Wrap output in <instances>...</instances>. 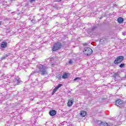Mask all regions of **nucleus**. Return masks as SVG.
<instances>
[{
    "instance_id": "nucleus-1",
    "label": "nucleus",
    "mask_w": 126,
    "mask_h": 126,
    "mask_svg": "<svg viewBox=\"0 0 126 126\" xmlns=\"http://www.w3.org/2000/svg\"><path fill=\"white\" fill-rule=\"evenodd\" d=\"M39 72L41 75H47L48 71H47V67L45 65L39 64L38 65Z\"/></svg>"
},
{
    "instance_id": "nucleus-2",
    "label": "nucleus",
    "mask_w": 126,
    "mask_h": 126,
    "mask_svg": "<svg viewBox=\"0 0 126 126\" xmlns=\"http://www.w3.org/2000/svg\"><path fill=\"white\" fill-rule=\"evenodd\" d=\"M83 53L84 55L89 56L90 55H91L92 53H93V50H92V49L89 47H86L83 50Z\"/></svg>"
},
{
    "instance_id": "nucleus-3",
    "label": "nucleus",
    "mask_w": 126,
    "mask_h": 126,
    "mask_svg": "<svg viewBox=\"0 0 126 126\" xmlns=\"http://www.w3.org/2000/svg\"><path fill=\"white\" fill-rule=\"evenodd\" d=\"M61 48H62V43L57 42L54 44L52 50L55 52L58 51V50H60Z\"/></svg>"
},
{
    "instance_id": "nucleus-4",
    "label": "nucleus",
    "mask_w": 126,
    "mask_h": 126,
    "mask_svg": "<svg viewBox=\"0 0 126 126\" xmlns=\"http://www.w3.org/2000/svg\"><path fill=\"white\" fill-rule=\"evenodd\" d=\"M125 57L124 56H119L117 59L114 61V63L115 64H119L121 63L124 60Z\"/></svg>"
},
{
    "instance_id": "nucleus-5",
    "label": "nucleus",
    "mask_w": 126,
    "mask_h": 126,
    "mask_svg": "<svg viewBox=\"0 0 126 126\" xmlns=\"http://www.w3.org/2000/svg\"><path fill=\"white\" fill-rule=\"evenodd\" d=\"M115 104L117 107H119V108H123L124 106V101L122 100L121 99H119L118 100L115 101Z\"/></svg>"
},
{
    "instance_id": "nucleus-6",
    "label": "nucleus",
    "mask_w": 126,
    "mask_h": 126,
    "mask_svg": "<svg viewBox=\"0 0 126 126\" xmlns=\"http://www.w3.org/2000/svg\"><path fill=\"white\" fill-rule=\"evenodd\" d=\"M49 115L51 116V117H54V116L57 115V111L55 110H50L49 111Z\"/></svg>"
},
{
    "instance_id": "nucleus-7",
    "label": "nucleus",
    "mask_w": 126,
    "mask_h": 126,
    "mask_svg": "<svg viewBox=\"0 0 126 126\" xmlns=\"http://www.w3.org/2000/svg\"><path fill=\"white\" fill-rule=\"evenodd\" d=\"M70 75V74L69 73H64L62 76V78L63 79H66Z\"/></svg>"
},
{
    "instance_id": "nucleus-8",
    "label": "nucleus",
    "mask_w": 126,
    "mask_h": 126,
    "mask_svg": "<svg viewBox=\"0 0 126 126\" xmlns=\"http://www.w3.org/2000/svg\"><path fill=\"white\" fill-rule=\"evenodd\" d=\"M6 47H7V42H6V41L2 42L1 44V47L4 49L5 48H6Z\"/></svg>"
},
{
    "instance_id": "nucleus-9",
    "label": "nucleus",
    "mask_w": 126,
    "mask_h": 126,
    "mask_svg": "<svg viewBox=\"0 0 126 126\" xmlns=\"http://www.w3.org/2000/svg\"><path fill=\"white\" fill-rule=\"evenodd\" d=\"M15 80L16 82L17 83V85H19L20 84L21 82H22L21 80H20V78L18 77H16L15 78Z\"/></svg>"
},
{
    "instance_id": "nucleus-10",
    "label": "nucleus",
    "mask_w": 126,
    "mask_h": 126,
    "mask_svg": "<svg viewBox=\"0 0 126 126\" xmlns=\"http://www.w3.org/2000/svg\"><path fill=\"white\" fill-rule=\"evenodd\" d=\"M114 80H115V81H117L118 79H119V74L115 73L113 76Z\"/></svg>"
},
{
    "instance_id": "nucleus-11",
    "label": "nucleus",
    "mask_w": 126,
    "mask_h": 126,
    "mask_svg": "<svg viewBox=\"0 0 126 126\" xmlns=\"http://www.w3.org/2000/svg\"><path fill=\"white\" fill-rule=\"evenodd\" d=\"M73 104V100L69 99L67 103L68 107H71Z\"/></svg>"
},
{
    "instance_id": "nucleus-12",
    "label": "nucleus",
    "mask_w": 126,
    "mask_h": 126,
    "mask_svg": "<svg viewBox=\"0 0 126 126\" xmlns=\"http://www.w3.org/2000/svg\"><path fill=\"white\" fill-rule=\"evenodd\" d=\"M117 21L118 23H123L124 22V18L119 17L117 19Z\"/></svg>"
},
{
    "instance_id": "nucleus-13",
    "label": "nucleus",
    "mask_w": 126,
    "mask_h": 126,
    "mask_svg": "<svg viewBox=\"0 0 126 126\" xmlns=\"http://www.w3.org/2000/svg\"><path fill=\"white\" fill-rule=\"evenodd\" d=\"M99 123H100V126H111L107 123H102V121H99Z\"/></svg>"
},
{
    "instance_id": "nucleus-14",
    "label": "nucleus",
    "mask_w": 126,
    "mask_h": 126,
    "mask_svg": "<svg viewBox=\"0 0 126 126\" xmlns=\"http://www.w3.org/2000/svg\"><path fill=\"white\" fill-rule=\"evenodd\" d=\"M80 115L81 117H85V116H86V111H81L80 112Z\"/></svg>"
},
{
    "instance_id": "nucleus-15",
    "label": "nucleus",
    "mask_w": 126,
    "mask_h": 126,
    "mask_svg": "<svg viewBox=\"0 0 126 126\" xmlns=\"http://www.w3.org/2000/svg\"><path fill=\"white\" fill-rule=\"evenodd\" d=\"M59 89L56 87H55L53 90V93L52 95H54V94H55V93H56V92H57V91Z\"/></svg>"
},
{
    "instance_id": "nucleus-16",
    "label": "nucleus",
    "mask_w": 126,
    "mask_h": 126,
    "mask_svg": "<svg viewBox=\"0 0 126 126\" xmlns=\"http://www.w3.org/2000/svg\"><path fill=\"white\" fill-rule=\"evenodd\" d=\"M56 78H57V79H58L59 80H61L62 79V75L61 74L58 75L57 76Z\"/></svg>"
},
{
    "instance_id": "nucleus-17",
    "label": "nucleus",
    "mask_w": 126,
    "mask_h": 126,
    "mask_svg": "<svg viewBox=\"0 0 126 126\" xmlns=\"http://www.w3.org/2000/svg\"><path fill=\"white\" fill-rule=\"evenodd\" d=\"M125 65H126V64H125V63H121L119 65V67H121V68H123V67H124V66H125Z\"/></svg>"
},
{
    "instance_id": "nucleus-18",
    "label": "nucleus",
    "mask_w": 126,
    "mask_h": 126,
    "mask_svg": "<svg viewBox=\"0 0 126 126\" xmlns=\"http://www.w3.org/2000/svg\"><path fill=\"white\" fill-rule=\"evenodd\" d=\"M63 86V84H59L56 87L59 89V88H61Z\"/></svg>"
},
{
    "instance_id": "nucleus-19",
    "label": "nucleus",
    "mask_w": 126,
    "mask_h": 126,
    "mask_svg": "<svg viewBox=\"0 0 126 126\" xmlns=\"http://www.w3.org/2000/svg\"><path fill=\"white\" fill-rule=\"evenodd\" d=\"M80 80V78L79 77H77V78H75L74 79V81H76V80Z\"/></svg>"
},
{
    "instance_id": "nucleus-20",
    "label": "nucleus",
    "mask_w": 126,
    "mask_h": 126,
    "mask_svg": "<svg viewBox=\"0 0 126 126\" xmlns=\"http://www.w3.org/2000/svg\"><path fill=\"white\" fill-rule=\"evenodd\" d=\"M68 63L69 64H72L73 63V62H72L71 60L69 61Z\"/></svg>"
},
{
    "instance_id": "nucleus-21",
    "label": "nucleus",
    "mask_w": 126,
    "mask_h": 126,
    "mask_svg": "<svg viewBox=\"0 0 126 126\" xmlns=\"http://www.w3.org/2000/svg\"><path fill=\"white\" fill-rule=\"evenodd\" d=\"M96 28H97V27H96L95 26H94L92 27V30L93 31H94V30H95Z\"/></svg>"
},
{
    "instance_id": "nucleus-22",
    "label": "nucleus",
    "mask_w": 126,
    "mask_h": 126,
    "mask_svg": "<svg viewBox=\"0 0 126 126\" xmlns=\"http://www.w3.org/2000/svg\"><path fill=\"white\" fill-rule=\"evenodd\" d=\"M5 58H6V57H5V56H3L1 58V60H4V59H5Z\"/></svg>"
},
{
    "instance_id": "nucleus-23",
    "label": "nucleus",
    "mask_w": 126,
    "mask_h": 126,
    "mask_svg": "<svg viewBox=\"0 0 126 126\" xmlns=\"http://www.w3.org/2000/svg\"><path fill=\"white\" fill-rule=\"evenodd\" d=\"M123 35H124V36H126V32H123Z\"/></svg>"
},
{
    "instance_id": "nucleus-24",
    "label": "nucleus",
    "mask_w": 126,
    "mask_h": 126,
    "mask_svg": "<svg viewBox=\"0 0 126 126\" xmlns=\"http://www.w3.org/2000/svg\"><path fill=\"white\" fill-rule=\"evenodd\" d=\"M35 73H36V72H32L31 73V75H33V74H35Z\"/></svg>"
},
{
    "instance_id": "nucleus-25",
    "label": "nucleus",
    "mask_w": 126,
    "mask_h": 126,
    "mask_svg": "<svg viewBox=\"0 0 126 126\" xmlns=\"http://www.w3.org/2000/svg\"><path fill=\"white\" fill-rule=\"evenodd\" d=\"M100 122H101V121H98L97 124H98L99 125H100V126H101V123H100Z\"/></svg>"
},
{
    "instance_id": "nucleus-26",
    "label": "nucleus",
    "mask_w": 126,
    "mask_h": 126,
    "mask_svg": "<svg viewBox=\"0 0 126 126\" xmlns=\"http://www.w3.org/2000/svg\"><path fill=\"white\" fill-rule=\"evenodd\" d=\"M36 0H30L31 2H33V1H35Z\"/></svg>"
},
{
    "instance_id": "nucleus-27",
    "label": "nucleus",
    "mask_w": 126,
    "mask_h": 126,
    "mask_svg": "<svg viewBox=\"0 0 126 126\" xmlns=\"http://www.w3.org/2000/svg\"><path fill=\"white\" fill-rule=\"evenodd\" d=\"M59 0H56L55 1L56 2H60L61 1H59Z\"/></svg>"
},
{
    "instance_id": "nucleus-28",
    "label": "nucleus",
    "mask_w": 126,
    "mask_h": 126,
    "mask_svg": "<svg viewBox=\"0 0 126 126\" xmlns=\"http://www.w3.org/2000/svg\"><path fill=\"white\" fill-rule=\"evenodd\" d=\"M103 17H104V16H102L99 18V19L101 20L102 19V18H103Z\"/></svg>"
},
{
    "instance_id": "nucleus-29",
    "label": "nucleus",
    "mask_w": 126,
    "mask_h": 126,
    "mask_svg": "<svg viewBox=\"0 0 126 126\" xmlns=\"http://www.w3.org/2000/svg\"><path fill=\"white\" fill-rule=\"evenodd\" d=\"M87 45V43H84V46H86Z\"/></svg>"
},
{
    "instance_id": "nucleus-30",
    "label": "nucleus",
    "mask_w": 126,
    "mask_h": 126,
    "mask_svg": "<svg viewBox=\"0 0 126 126\" xmlns=\"http://www.w3.org/2000/svg\"><path fill=\"white\" fill-rule=\"evenodd\" d=\"M62 0H58V1H62Z\"/></svg>"
},
{
    "instance_id": "nucleus-31",
    "label": "nucleus",
    "mask_w": 126,
    "mask_h": 126,
    "mask_svg": "<svg viewBox=\"0 0 126 126\" xmlns=\"http://www.w3.org/2000/svg\"><path fill=\"white\" fill-rule=\"evenodd\" d=\"M103 41V39H100V42H102Z\"/></svg>"
},
{
    "instance_id": "nucleus-32",
    "label": "nucleus",
    "mask_w": 126,
    "mask_h": 126,
    "mask_svg": "<svg viewBox=\"0 0 126 126\" xmlns=\"http://www.w3.org/2000/svg\"><path fill=\"white\" fill-rule=\"evenodd\" d=\"M1 25V22H0V25Z\"/></svg>"
},
{
    "instance_id": "nucleus-33",
    "label": "nucleus",
    "mask_w": 126,
    "mask_h": 126,
    "mask_svg": "<svg viewBox=\"0 0 126 126\" xmlns=\"http://www.w3.org/2000/svg\"><path fill=\"white\" fill-rule=\"evenodd\" d=\"M11 0V1H13V0Z\"/></svg>"
}]
</instances>
